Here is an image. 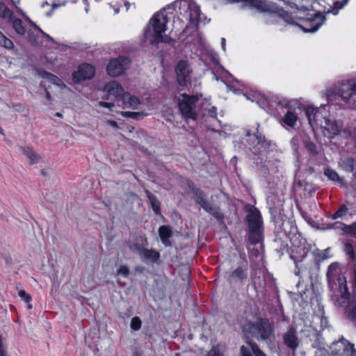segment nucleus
<instances>
[{
  "instance_id": "20",
  "label": "nucleus",
  "mask_w": 356,
  "mask_h": 356,
  "mask_svg": "<svg viewBox=\"0 0 356 356\" xmlns=\"http://www.w3.org/2000/svg\"><path fill=\"white\" fill-rule=\"evenodd\" d=\"M259 124L257 123L256 131L254 133V136L257 140V145L260 146V148L263 149L261 152H266L270 145V141H268L265 136L259 131Z\"/></svg>"
},
{
  "instance_id": "33",
  "label": "nucleus",
  "mask_w": 356,
  "mask_h": 356,
  "mask_svg": "<svg viewBox=\"0 0 356 356\" xmlns=\"http://www.w3.org/2000/svg\"><path fill=\"white\" fill-rule=\"evenodd\" d=\"M298 118L292 111H287L282 120L290 127H294L296 124Z\"/></svg>"
},
{
  "instance_id": "16",
  "label": "nucleus",
  "mask_w": 356,
  "mask_h": 356,
  "mask_svg": "<svg viewBox=\"0 0 356 356\" xmlns=\"http://www.w3.org/2000/svg\"><path fill=\"white\" fill-rule=\"evenodd\" d=\"M104 92L106 93V99L107 100H113L119 97H121L124 93L122 86L115 81L107 83L104 88Z\"/></svg>"
},
{
  "instance_id": "56",
  "label": "nucleus",
  "mask_w": 356,
  "mask_h": 356,
  "mask_svg": "<svg viewBox=\"0 0 356 356\" xmlns=\"http://www.w3.org/2000/svg\"><path fill=\"white\" fill-rule=\"evenodd\" d=\"M291 143L293 145V147H294V149H296L297 145H298V139L296 138H293L291 141Z\"/></svg>"
},
{
  "instance_id": "25",
  "label": "nucleus",
  "mask_w": 356,
  "mask_h": 356,
  "mask_svg": "<svg viewBox=\"0 0 356 356\" xmlns=\"http://www.w3.org/2000/svg\"><path fill=\"white\" fill-rule=\"evenodd\" d=\"M39 75L44 79H48L50 82L58 86H65L64 83L58 77L49 72L46 71H41L39 72Z\"/></svg>"
},
{
  "instance_id": "12",
  "label": "nucleus",
  "mask_w": 356,
  "mask_h": 356,
  "mask_svg": "<svg viewBox=\"0 0 356 356\" xmlns=\"http://www.w3.org/2000/svg\"><path fill=\"white\" fill-rule=\"evenodd\" d=\"M130 60L124 56L111 59L108 63L106 70L111 76H118L122 74L129 66Z\"/></svg>"
},
{
  "instance_id": "6",
  "label": "nucleus",
  "mask_w": 356,
  "mask_h": 356,
  "mask_svg": "<svg viewBox=\"0 0 356 356\" xmlns=\"http://www.w3.org/2000/svg\"><path fill=\"white\" fill-rule=\"evenodd\" d=\"M198 97L196 95L181 94L179 98V108L182 116L186 120H195L197 117V103Z\"/></svg>"
},
{
  "instance_id": "40",
  "label": "nucleus",
  "mask_w": 356,
  "mask_h": 356,
  "mask_svg": "<svg viewBox=\"0 0 356 356\" xmlns=\"http://www.w3.org/2000/svg\"><path fill=\"white\" fill-rule=\"evenodd\" d=\"M348 211V208L346 205H341L339 209L332 216V219H337L344 216Z\"/></svg>"
},
{
  "instance_id": "19",
  "label": "nucleus",
  "mask_w": 356,
  "mask_h": 356,
  "mask_svg": "<svg viewBox=\"0 0 356 356\" xmlns=\"http://www.w3.org/2000/svg\"><path fill=\"white\" fill-rule=\"evenodd\" d=\"M283 340L284 344L289 348L295 350L298 346V341L296 334V330L293 327H291L284 334Z\"/></svg>"
},
{
  "instance_id": "42",
  "label": "nucleus",
  "mask_w": 356,
  "mask_h": 356,
  "mask_svg": "<svg viewBox=\"0 0 356 356\" xmlns=\"http://www.w3.org/2000/svg\"><path fill=\"white\" fill-rule=\"evenodd\" d=\"M18 295L20 298L24 300L26 303H29L31 301V296L29 293H27L24 290L19 289L18 291Z\"/></svg>"
},
{
  "instance_id": "59",
  "label": "nucleus",
  "mask_w": 356,
  "mask_h": 356,
  "mask_svg": "<svg viewBox=\"0 0 356 356\" xmlns=\"http://www.w3.org/2000/svg\"><path fill=\"white\" fill-rule=\"evenodd\" d=\"M221 46L223 50H225V39L224 38H221Z\"/></svg>"
},
{
  "instance_id": "35",
  "label": "nucleus",
  "mask_w": 356,
  "mask_h": 356,
  "mask_svg": "<svg viewBox=\"0 0 356 356\" xmlns=\"http://www.w3.org/2000/svg\"><path fill=\"white\" fill-rule=\"evenodd\" d=\"M325 175L332 181L341 182L342 179L339 177L338 173L331 168H326L324 172Z\"/></svg>"
},
{
  "instance_id": "64",
  "label": "nucleus",
  "mask_w": 356,
  "mask_h": 356,
  "mask_svg": "<svg viewBox=\"0 0 356 356\" xmlns=\"http://www.w3.org/2000/svg\"><path fill=\"white\" fill-rule=\"evenodd\" d=\"M348 0H343L341 2H342V4L346 5L347 3H348Z\"/></svg>"
},
{
  "instance_id": "3",
  "label": "nucleus",
  "mask_w": 356,
  "mask_h": 356,
  "mask_svg": "<svg viewBox=\"0 0 356 356\" xmlns=\"http://www.w3.org/2000/svg\"><path fill=\"white\" fill-rule=\"evenodd\" d=\"M318 127L321 128L323 136L330 139L334 138L336 136L348 138L355 131V125L353 122H342L325 117L319 124Z\"/></svg>"
},
{
  "instance_id": "23",
  "label": "nucleus",
  "mask_w": 356,
  "mask_h": 356,
  "mask_svg": "<svg viewBox=\"0 0 356 356\" xmlns=\"http://www.w3.org/2000/svg\"><path fill=\"white\" fill-rule=\"evenodd\" d=\"M140 254L143 260L152 262H155L159 257V252L153 250L141 249Z\"/></svg>"
},
{
  "instance_id": "17",
  "label": "nucleus",
  "mask_w": 356,
  "mask_h": 356,
  "mask_svg": "<svg viewBox=\"0 0 356 356\" xmlns=\"http://www.w3.org/2000/svg\"><path fill=\"white\" fill-rule=\"evenodd\" d=\"M305 114L313 129H318L319 124L324 118L319 110L309 106L306 108Z\"/></svg>"
},
{
  "instance_id": "26",
  "label": "nucleus",
  "mask_w": 356,
  "mask_h": 356,
  "mask_svg": "<svg viewBox=\"0 0 356 356\" xmlns=\"http://www.w3.org/2000/svg\"><path fill=\"white\" fill-rule=\"evenodd\" d=\"M302 253H300V256L295 255L293 254V252L290 256L291 259L294 261V263L296 264V269L295 270L294 273L297 276H298L300 273V268L298 266V264L300 262L302 261V260L306 257L307 253V250H305V248L302 249Z\"/></svg>"
},
{
  "instance_id": "63",
  "label": "nucleus",
  "mask_w": 356,
  "mask_h": 356,
  "mask_svg": "<svg viewBox=\"0 0 356 356\" xmlns=\"http://www.w3.org/2000/svg\"><path fill=\"white\" fill-rule=\"evenodd\" d=\"M55 115L59 118L62 117V114L60 113H56Z\"/></svg>"
},
{
  "instance_id": "38",
  "label": "nucleus",
  "mask_w": 356,
  "mask_h": 356,
  "mask_svg": "<svg viewBox=\"0 0 356 356\" xmlns=\"http://www.w3.org/2000/svg\"><path fill=\"white\" fill-rule=\"evenodd\" d=\"M0 45L7 48L8 49H13L14 47L13 42L10 39L7 38L1 31H0Z\"/></svg>"
},
{
  "instance_id": "54",
  "label": "nucleus",
  "mask_w": 356,
  "mask_h": 356,
  "mask_svg": "<svg viewBox=\"0 0 356 356\" xmlns=\"http://www.w3.org/2000/svg\"><path fill=\"white\" fill-rule=\"evenodd\" d=\"M209 113L213 118H216V108L215 107H211L209 109Z\"/></svg>"
},
{
  "instance_id": "21",
  "label": "nucleus",
  "mask_w": 356,
  "mask_h": 356,
  "mask_svg": "<svg viewBox=\"0 0 356 356\" xmlns=\"http://www.w3.org/2000/svg\"><path fill=\"white\" fill-rule=\"evenodd\" d=\"M19 149L24 155L29 160L31 164L37 163L40 159V156L36 154L31 147L26 146L19 147Z\"/></svg>"
},
{
  "instance_id": "18",
  "label": "nucleus",
  "mask_w": 356,
  "mask_h": 356,
  "mask_svg": "<svg viewBox=\"0 0 356 356\" xmlns=\"http://www.w3.org/2000/svg\"><path fill=\"white\" fill-rule=\"evenodd\" d=\"M120 100L123 104V108L137 109L138 105L140 104V99L129 92H124L120 97Z\"/></svg>"
},
{
  "instance_id": "51",
  "label": "nucleus",
  "mask_w": 356,
  "mask_h": 356,
  "mask_svg": "<svg viewBox=\"0 0 356 356\" xmlns=\"http://www.w3.org/2000/svg\"><path fill=\"white\" fill-rule=\"evenodd\" d=\"M98 104H99V106L104 107V108H107L110 111H112V108L114 106V104L113 103L106 102H103V101L99 102Z\"/></svg>"
},
{
  "instance_id": "31",
  "label": "nucleus",
  "mask_w": 356,
  "mask_h": 356,
  "mask_svg": "<svg viewBox=\"0 0 356 356\" xmlns=\"http://www.w3.org/2000/svg\"><path fill=\"white\" fill-rule=\"evenodd\" d=\"M330 248H327V249H325L324 250H317L316 251H315L314 252V254L315 256V259L318 262H322V261H325V259L331 258L332 255L330 254Z\"/></svg>"
},
{
  "instance_id": "39",
  "label": "nucleus",
  "mask_w": 356,
  "mask_h": 356,
  "mask_svg": "<svg viewBox=\"0 0 356 356\" xmlns=\"http://www.w3.org/2000/svg\"><path fill=\"white\" fill-rule=\"evenodd\" d=\"M340 228L346 234H356V222L350 225L340 223Z\"/></svg>"
},
{
  "instance_id": "43",
  "label": "nucleus",
  "mask_w": 356,
  "mask_h": 356,
  "mask_svg": "<svg viewBox=\"0 0 356 356\" xmlns=\"http://www.w3.org/2000/svg\"><path fill=\"white\" fill-rule=\"evenodd\" d=\"M347 312L348 318L356 325V305L350 307Z\"/></svg>"
},
{
  "instance_id": "49",
  "label": "nucleus",
  "mask_w": 356,
  "mask_h": 356,
  "mask_svg": "<svg viewBox=\"0 0 356 356\" xmlns=\"http://www.w3.org/2000/svg\"><path fill=\"white\" fill-rule=\"evenodd\" d=\"M240 353H241V356H252L251 351L250 350V349L248 347H246L245 346H241Z\"/></svg>"
},
{
  "instance_id": "7",
  "label": "nucleus",
  "mask_w": 356,
  "mask_h": 356,
  "mask_svg": "<svg viewBox=\"0 0 356 356\" xmlns=\"http://www.w3.org/2000/svg\"><path fill=\"white\" fill-rule=\"evenodd\" d=\"M172 6H174L175 9L179 8L181 15L188 13V19L191 24L197 25L202 22L200 8L195 2L186 0H177Z\"/></svg>"
},
{
  "instance_id": "29",
  "label": "nucleus",
  "mask_w": 356,
  "mask_h": 356,
  "mask_svg": "<svg viewBox=\"0 0 356 356\" xmlns=\"http://www.w3.org/2000/svg\"><path fill=\"white\" fill-rule=\"evenodd\" d=\"M0 17L8 21L13 20V11L3 2H0Z\"/></svg>"
},
{
  "instance_id": "8",
  "label": "nucleus",
  "mask_w": 356,
  "mask_h": 356,
  "mask_svg": "<svg viewBox=\"0 0 356 356\" xmlns=\"http://www.w3.org/2000/svg\"><path fill=\"white\" fill-rule=\"evenodd\" d=\"M297 232V227L293 225L292 221H284L282 225L276 229L275 243L280 246L281 250H286L288 246V239L291 234H293Z\"/></svg>"
},
{
  "instance_id": "36",
  "label": "nucleus",
  "mask_w": 356,
  "mask_h": 356,
  "mask_svg": "<svg viewBox=\"0 0 356 356\" xmlns=\"http://www.w3.org/2000/svg\"><path fill=\"white\" fill-rule=\"evenodd\" d=\"M247 343L255 356H267L255 342L249 341Z\"/></svg>"
},
{
  "instance_id": "5",
  "label": "nucleus",
  "mask_w": 356,
  "mask_h": 356,
  "mask_svg": "<svg viewBox=\"0 0 356 356\" xmlns=\"http://www.w3.org/2000/svg\"><path fill=\"white\" fill-rule=\"evenodd\" d=\"M247 221L249 228V241L251 244L259 243L262 234V219L258 209L253 208L248 211Z\"/></svg>"
},
{
  "instance_id": "55",
  "label": "nucleus",
  "mask_w": 356,
  "mask_h": 356,
  "mask_svg": "<svg viewBox=\"0 0 356 356\" xmlns=\"http://www.w3.org/2000/svg\"><path fill=\"white\" fill-rule=\"evenodd\" d=\"M107 124H109L110 126L114 127V128H118V123L115 121L108 120L107 121Z\"/></svg>"
},
{
  "instance_id": "45",
  "label": "nucleus",
  "mask_w": 356,
  "mask_h": 356,
  "mask_svg": "<svg viewBox=\"0 0 356 356\" xmlns=\"http://www.w3.org/2000/svg\"><path fill=\"white\" fill-rule=\"evenodd\" d=\"M252 282L254 285H257L260 288H263L266 285L264 276H262V277H261L260 276L255 277L254 278H253Z\"/></svg>"
},
{
  "instance_id": "27",
  "label": "nucleus",
  "mask_w": 356,
  "mask_h": 356,
  "mask_svg": "<svg viewBox=\"0 0 356 356\" xmlns=\"http://www.w3.org/2000/svg\"><path fill=\"white\" fill-rule=\"evenodd\" d=\"M340 165L345 171L353 172L356 168V161L353 158H346L341 161Z\"/></svg>"
},
{
  "instance_id": "14",
  "label": "nucleus",
  "mask_w": 356,
  "mask_h": 356,
  "mask_svg": "<svg viewBox=\"0 0 356 356\" xmlns=\"http://www.w3.org/2000/svg\"><path fill=\"white\" fill-rule=\"evenodd\" d=\"M192 191L193 193L194 199L195 202L200 204L202 209H204L207 212L212 214L213 216H217L218 211L216 208H214L207 200L205 193L200 190L199 188H196L193 187Z\"/></svg>"
},
{
  "instance_id": "58",
  "label": "nucleus",
  "mask_w": 356,
  "mask_h": 356,
  "mask_svg": "<svg viewBox=\"0 0 356 356\" xmlns=\"http://www.w3.org/2000/svg\"><path fill=\"white\" fill-rule=\"evenodd\" d=\"M113 9H114L115 14H118L120 11V6H118V5H117L116 6H113Z\"/></svg>"
},
{
  "instance_id": "53",
  "label": "nucleus",
  "mask_w": 356,
  "mask_h": 356,
  "mask_svg": "<svg viewBox=\"0 0 356 356\" xmlns=\"http://www.w3.org/2000/svg\"><path fill=\"white\" fill-rule=\"evenodd\" d=\"M0 356H6L5 349L3 345L2 339L0 337Z\"/></svg>"
},
{
  "instance_id": "41",
  "label": "nucleus",
  "mask_w": 356,
  "mask_h": 356,
  "mask_svg": "<svg viewBox=\"0 0 356 356\" xmlns=\"http://www.w3.org/2000/svg\"><path fill=\"white\" fill-rule=\"evenodd\" d=\"M264 2L261 0H245V5L257 8L258 9H263Z\"/></svg>"
},
{
  "instance_id": "52",
  "label": "nucleus",
  "mask_w": 356,
  "mask_h": 356,
  "mask_svg": "<svg viewBox=\"0 0 356 356\" xmlns=\"http://www.w3.org/2000/svg\"><path fill=\"white\" fill-rule=\"evenodd\" d=\"M282 17L286 22L289 24H293V19L289 13L285 11L282 12Z\"/></svg>"
},
{
  "instance_id": "32",
  "label": "nucleus",
  "mask_w": 356,
  "mask_h": 356,
  "mask_svg": "<svg viewBox=\"0 0 356 356\" xmlns=\"http://www.w3.org/2000/svg\"><path fill=\"white\" fill-rule=\"evenodd\" d=\"M146 194L151 203L153 211L155 213L159 214L160 213V202L158 200L156 197L149 191H147Z\"/></svg>"
},
{
  "instance_id": "37",
  "label": "nucleus",
  "mask_w": 356,
  "mask_h": 356,
  "mask_svg": "<svg viewBox=\"0 0 356 356\" xmlns=\"http://www.w3.org/2000/svg\"><path fill=\"white\" fill-rule=\"evenodd\" d=\"M204 356H224V351L220 345L214 346Z\"/></svg>"
},
{
  "instance_id": "11",
  "label": "nucleus",
  "mask_w": 356,
  "mask_h": 356,
  "mask_svg": "<svg viewBox=\"0 0 356 356\" xmlns=\"http://www.w3.org/2000/svg\"><path fill=\"white\" fill-rule=\"evenodd\" d=\"M331 352L337 356H356V349L354 344L342 338L334 341L330 346Z\"/></svg>"
},
{
  "instance_id": "30",
  "label": "nucleus",
  "mask_w": 356,
  "mask_h": 356,
  "mask_svg": "<svg viewBox=\"0 0 356 356\" xmlns=\"http://www.w3.org/2000/svg\"><path fill=\"white\" fill-rule=\"evenodd\" d=\"M10 22H12L13 28L17 34L24 35L26 33V30L23 26L22 19L13 17V20Z\"/></svg>"
},
{
  "instance_id": "4",
  "label": "nucleus",
  "mask_w": 356,
  "mask_h": 356,
  "mask_svg": "<svg viewBox=\"0 0 356 356\" xmlns=\"http://www.w3.org/2000/svg\"><path fill=\"white\" fill-rule=\"evenodd\" d=\"M243 331L257 341H266L274 334V327L266 318L247 322L243 325Z\"/></svg>"
},
{
  "instance_id": "15",
  "label": "nucleus",
  "mask_w": 356,
  "mask_h": 356,
  "mask_svg": "<svg viewBox=\"0 0 356 356\" xmlns=\"http://www.w3.org/2000/svg\"><path fill=\"white\" fill-rule=\"evenodd\" d=\"M95 74V68L92 65L83 63L79 65L78 70L73 72L72 77L75 82L90 79Z\"/></svg>"
},
{
  "instance_id": "62",
  "label": "nucleus",
  "mask_w": 356,
  "mask_h": 356,
  "mask_svg": "<svg viewBox=\"0 0 356 356\" xmlns=\"http://www.w3.org/2000/svg\"><path fill=\"white\" fill-rule=\"evenodd\" d=\"M246 136H251V131L250 130L248 129L246 131V134H245Z\"/></svg>"
},
{
  "instance_id": "61",
  "label": "nucleus",
  "mask_w": 356,
  "mask_h": 356,
  "mask_svg": "<svg viewBox=\"0 0 356 356\" xmlns=\"http://www.w3.org/2000/svg\"><path fill=\"white\" fill-rule=\"evenodd\" d=\"M124 5L126 7V10H128L131 6V3H129L128 1H124Z\"/></svg>"
},
{
  "instance_id": "47",
  "label": "nucleus",
  "mask_w": 356,
  "mask_h": 356,
  "mask_svg": "<svg viewBox=\"0 0 356 356\" xmlns=\"http://www.w3.org/2000/svg\"><path fill=\"white\" fill-rule=\"evenodd\" d=\"M26 19L33 25L35 29L38 30L40 33H41L45 38H47L50 41H54V39L49 36L48 34L45 33L42 31V29L38 26L35 23H33L29 18H26Z\"/></svg>"
},
{
  "instance_id": "46",
  "label": "nucleus",
  "mask_w": 356,
  "mask_h": 356,
  "mask_svg": "<svg viewBox=\"0 0 356 356\" xmlns=\"http://www.w3.org/2000/svg\"><path fill=\"white\" fill-rule=\"evenodd\" d=\"M26 19L33 25L35 29L38 30L40 33H41L45 38H47L50 41H54V39L49 36L48 34L45 33L42 31V29L38 26L35 23H33L29 18H26Z\"/></svg>"
},
{
  "instance_id": "34",
  "label": "nucleus",
  "mask_w": 356,
  "mask_h": 356,
  "mask_svg": "<svg viewBox=\"0 0 356 356\" xmlns=\"http://www.w3.org/2000/svg\"><path fill=\"white\" fill-rule=\"evenodd\" d=\"M121 115L124 118H129L135 120H141L145 114L142 112L122 111Z\"/></svg>"
},
{
  "instance_id": "10",
  "label": "nucleus",
  "mask_w": 356,
  "mask_h": 356,
  "mask_svg": "<svg viewBox=\"0 0 356 356\" xmlns=\"http://www.w3.org/2000/svg\"><path fill=\"white\" fill-rule=\"evenodd\" d=\"M248 263L246 261H244L239 266L232 268L227 273V281L230 284H243L248 280Z\"/></svg>"
},
{
  "instance_id": "44",
  "label": "nucleus",
  "mask_w": 356,
  "mask_h": 356,
  "mask_svg": "<svg viewBox=\"0 0 356 356\" xmlns=\"http://www.w3.org/2000/svg\"><path fill=\"white\" fill-rule=\"evenodd\" d=\"M141 327V321L138 317H134L131 321V328L134 330H138Z\"/></svg>"
},
{
  "instance_id": "22",
  "label": "nucleus",
  "mask_w": 356,
  "mask_h": 356,
  "mask_svg": "<svg viewBox=\"0 0 356 356\" xmlns=\"http://www.w3.org/2000/svg\"><path fill=\"white\" fill-rule=\"evenodd\" d=\"M159 234L161 238V241L165 246H170L171 243L169 241V238L172 236V231L169 227L163 225L159 228Z\"/></svg>"
},
{
  "instance_id": "1",
  "label": "nucleus",
  "mask_w": 356,
  "mask_h": 356,
  "mask_svg": "<svg viewBox=\"0 0 356 356\" xmlns=\"http://www.w3.org/2000/svg\"><path fill=\"white\" fill-rule=\"evenodd\" d=\"M327 280L330 291V298L337 307L346 308L350 300V293L346 284V279L342 275L338 262L332 263L327 268Z\"/></svg>"
},
{
  "instance_id": "50",
  "label": "nucleus",
  "mask_w": 356,
  "mask_h": 356,
  "mask_svg": "<svg viewBox=\"0 0 356 356\" xmlns=\"http://www.w3.org/2000/svg\"><path fill=\"white\" fill-rule=\"evenodd\" d=\"M321 25V24L318 23V24L314 25L312 28H309V29L303 27L302 26H300L302 29V30L305 33H314V32H316L319 29Z\"/></svg>"
},
{
  "instance_id": "48",
  "label": "nucleus",
  "mask_w": 356,
  "mask_h": 356,
  "mask_svg": "<svg viewBox=\"0 0 356 356\" xmlns=\"http://www.w3.org/2000/svg\"><path fill=\"white\" fill-rule=\"evenodd\" d=\"M118 274L127 277L129 274V269L127 266H121L118 270Z\"/></svg>"
},
{
  "instance_id": "9",
  "label": "nucleus",
  "mask_w": 356,
  "mask_h": 356,
  "mask_svg": "<svg viewBox=\"0 0 356 356\" xmlns=\"http://www.w3.org/2000/svg\"><path fill=\"white\" fill-rule=\"evenodd\" d=\"M334 92L349 106H353L356 104L355 81H348L342 83Z\"/></svg>"
},
{
  "instance_id": "28",
  "label": "nucleus",
  "mask_w": 356,
  "mask_h": 356,
  "mask_svg": "<svg viewBox=\"0 0 356 356\" xmlns=\"http://www.w3.org/2000/svg\"><path fill=\"white\" fill-rule=\"evenodd\" d=\"M304 146L307 151L313 156H316L319 153L318 146L309 138H305L303 140Z\"/></svg>"
},
{
  "instance_id": "2",
  "label": "nucleus",
  "mask_w": 356,
  "mask_h": 356,
  "mask_svg": "<svg viewBox=\"0 0 356 356\" xmlns=\"http://www.w3.org/2000/svg\"><path fill=\"white\" fill-rule=\"evenodd\" d=\"M166 9H170V6L161 10L152 16L145 32V38L152 44L170 41V38L165 34L167 30L166 25L170 19L165 13Z\"/></svg>"
},
{
  "instance_id": "13",
  "label": "nucleus",
  "mask_w": 356,
  "mask_h": 356,
  "mask_svg": "<svg viewBox=\"0 0 356 356\" xmlns=\"http://www.w3.org/2000/svg\"><path fill=\"white\" fill-rule=\"evenodd\" d=\"M175 72L178 84L179 86H186L191 80L192 72L188 63L184 60L179 61L175 68Z\"/></svg>"
},
{
  "instance_id": "24",
  "label": "nucleus",
  "mask_w": 356,
  "mask_h": 356,
  "mask_svg": "<svg viewBox=\"0 0 356 356\" xmlns=\"http://www.w3.org/2000/svg\"><path fill=\"white\" fill-rule=\"evenodd\" d=\"M344 251L348 257L349 264L352 268L356 267V253L353 246L350 243H346L344 247Z\"/></svg>"
},
{
  "instance_id": "60",
  "label": "nucleus",
  "mask_w": 356,
  "mask_h": 356,
  "mask_svg": "<svg viewBox=\"0 0 356 356\" xmlns=\"http://www.w3.org/2000/svg\"><path fill=\"white\" fill-rule=\"evenodd\" d=\"M45 97L47 98V100H50L51 99V95L50 93L47 91V89H45Z\"/></svg>"
},
{
  "instance_id": "57",
  "label": "nucleus",
  "mask_w": 356,
  "mask_h": 356,
  "mask_svg": "<svg viewBox=\"0 0 356 356\" xmlns=\"http://www.w3.org/2000/svg\"><path fill=\"white\" fill-rule=\"evenodd\" d=\"M334 7L337 9H341L343 7V4H342V2L337 1L334 3Z\"/></svg>"
}]
</instances>
